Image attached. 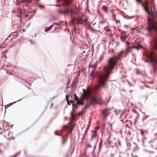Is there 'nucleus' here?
Masks as SVG:
<instances>
[{"mask_svg": "<svg viewBox=\"0 0 157 157\" xmlns=\"http://www.w3.org/2000/svg\"><path fill=\"white\" fill-rule=\"evenodd\" d=\"M77 104L78 105H83V103L81 101H77Z\"/></svg>", "mask_w": 157, "mask_h": 157, "instance_id": "15", "label": "nucleus"}, {"mask_svg": "<svg viewBox=\"0 0 157 157\" xmlns=\"http://www.w3.org/2000/svg\"><path fill=\"white\" fill-rule=\"evenodd\" d=\"M89 67H94L93 69L95 70L96 68L97 67V65H96V64L91 65H89Z\"/></svg>", "mask_w": 157, "mask_h": 157, "instance_id": "13", "label": "nucleus"}, {"mask_svg": "<svg viewBox=\"0 0 157 157\" xmlns=\"http://www.w3.org/2000/svg\"><path fill=\"white\" fill-rule=\"evenodd\" d=\"M2 151L1 150H0V153H1V152H2Z\"/></svg>", "mask_w": 157, "mask_h": 157, "instance_id": "47", "label": "nucleus"}, {"mask_svg": "<svg viewBox=\"0 0 157 157\" xmlns=\"http://www.w3.org/2000/svg\"><path fill=\"white\" fill-rule=\"evenodd\" d=\"M109 111L110 109L108 108H106L102 111V113L104 117H105V119H106V118L108 114V112Z\"/></svg>", "mask_w": 157, "mask_h": 157, "instance_id": "8", "label": "nucleus"}, {"mask_svg": "<svg viewBox=\"0 0 157 157\" xmlns=\"http://www.w3.org/2000/svg\"><path fill=\"white\" fill-rule=\"evenodd\" d=\"M96 134H94L92 135V137H91V138H90V140L91 141H92V139L96 136Z\"/></svg>", "mask_w": 157, "mask_h": 157, "instance_id": "17", "label": "nucleus"}, {"mask_svg": "<svg viewBox=\"0 0 157 157\" xmlns=\"http://www.w3.org/2000/svg\"><path fill=\"white\" fill-rule=\"evenodd\" d=\"M64 14H67L70 13V11L68 8H64L63 9Z\"/></svg>", "mask_w": 157, "mask_h": 157, "instance_id": "10", "label": "nucleus"}, {"mask_svg": "<svg viewBox=\"0 0 157 157\" xmlns=\"http://www.w3.org/2000/svg\"><path fill=\"white\" fill-rule=\"evenodd\" d=\"M113 19H114V20L115 21H116V22L117 23V22H120V21H117V20L115 19V17H114V18Z\"/></svg>", "mask_w": 157, "mask_h": 157, "instance_id": "26", "label": "nucleus"}, {"mask_svg": "<svg viewBox=\"0 0 157 157\" xmlns=\"http://www.w3.org/2000/svg\"><path fill=\"white\" fill-rule=\"evenodd\" d=\"M151 43L154 48L157 50V38H153L152 39Z\"/></svg>", "mask_w": 157, "mask_h": 157, "instance_id": "7", "label": "nucleus"}, {"mask_svg": "<svg viewBox=\"0 0 157 157\" xmlns=\"http://www.w3.org/2000/svg\"><path fill=\"white\" fill-rule=\"evenodd\" d=\"M53 26V25H52L50 26V27H47V29L45 30V31L46 32L49 31L50 30V29H51L52 28V27Z\"/></svg>", "mask_w": 157, "mask_h": 157, "instance_id": "12", "label": "nucleus"}, {"mask_svg": "<svg viewBox=\"0 0 157 157\" xmlns=\"http://www.w3.org/2000/svg\"><path fill=\"white\" fill-rule=\"evenodd\" d=\"M101 149V147H100V148H99V149Z\"/></svg>", "mask_w": 157, "mask_h": 157, "instance_id": "53", "label": "nucleus"}, {"mask_svg": "<svg viewBox=\"0 0 157 157\" xmlns=\"http://www.w3.org/2000/svg\"><path fill=\"white\" fill-rule=\"evenodd\" d=\"M40 7L41 8V9H44V6H42V5H40Z\"/></svg>", "mask_w": 157, "mask_h": 157, "instance_id": "23", "label": "nucleus"}, {"mask_svg": "<svg viewBox=\"0 0 157 157\" xmlns=\"http://www.w3.org/2000/svg\"><path fill=\"white\" fill-rule=\"evenodd\" d=\"M25 82L26 83H28V84L29 85H31V83L27 82V81H25Z\"/></svg>", "mask_w": 157, "mask_h": 157, "instance_id": "32", "label": "nucleus"}, {"mask_svg": "<svg viewBox=\"0 0 157 157\" xmlns=\"http://www.w3.org/2000/svg\"><path fill=\"white\" fill-rule=\"evenodd\" d=\"M66 141V140H65L64 139L63 140V144L65 143Z\"/></svg>", "mask_w": 157, "mask_h": 157, "instance_id": "24", "label": "nucleus"}, {"mask_svg": "<svg viewBox=\"0 0 157 157\" xmlns=\"http://www.w3.org/2000/svg\"><path fill=\"white\" fill-rule=\"evenodd\" d=\"M111 156H113V154H111Z\"/></svg>", "mask_w": 157, "mask_h": 157, "instance_id": "42", "label": "nucleus"}, {"mask_svg": "<svg viewBox=\"0 0 157 157\" xmlns=\"http://www.w3.org/2000/svg\"><path fill=\"white\" fill-rule=\"evenodd\" d=\"M96 23H94V24H93V25H94Z\"/></svg>", "mask_w": 157, "mask_h": 157, "instance_id": "49", "label": "nucleus"}, {"mask_svg": "<svg viewBox=\"0 0 157 157\" xmlns=\"http://www.w3.org/2000/svg\"><path fill=\"white\" fill-rule=\"evenodd\" d=\"M30 42H31V43H32V40H30Z\"/></svg>", "mask_w": 157, "mask_h": 157, "instance_id": "41", "label": "nucleus"}, {"mask_svg": "<svg viewBox=\"0 0 157 157\" xmlns=\"http://www.w3.org/2000/svg\"><path fill=\"white\" fill-rule=\"evenodd\" d=\"M124 52V51H122L118 54L117 56H115L110 58L108 60L107 64L103 66V73L98 74L95 70L93 69L91 71L90 76L92 78H94L97 75H98L97 84L94 88H91L89 86H88L86 90H87L88 88L89 87L92 90L90 92L91 94L95 95V91L96 90H100L102 87H105L106 82L109 75L111 73V71L115 66L117 62L122 58V54Z\"/></svg>", "mask_w": 157, "mask_h": 157, "instance_id": "1", "label": "nucleus"}, {"mask_svg": "<svg viewBox=\"0 0 157 157\" xmlns=\"http://www.w3.org/2000/svg\"><path fill=\"white\" fill-rule=\"evenodd\" d=\"M101 145H102V143L101 142H101H100V143L99 144V148H100V147H101Z\"/></svg>", "mask_w": 157, "mask_h": 157, "instance_id": "28", "label": "nucleus"}, {"mask_svg": "<svg viewBox=\"0 0 157 157\" xmlns=\"http://www.w3.org/2000/svg\"><path fill=\"white\" fill-rule=\"evenodd\" d=\"M136 0L137 2H139L140 3H141L142 4H144L143 3L141 2L142 0Z\"/></svg>", "mask_w": 157, "mask_h": 157, "instance_id": "21", "label": "nucleus"}, {"mask_svg": "<svg viewBox=\"0 0 157 157\" xmlns=\"http://www.w3.org/2000/svg\"><path fill=\"white\" fill-rule=\"evenodd\" d=\"M151 146L152 147H153V146H152V145H151Z\"/></svg>", "mask_w": 157, "mask_h": 157, "instance_id": "57", "label": "nucleus"}, {"mask_svg": "<svg viewBox=\"0 0 157 157\" xmlns=\"http://www.w3.org/2000/svg\"><path fill=\"white\" fill-rule=\"evenodd\" d=\"M37 1H39V0H36Z\"/></svg>", "mask_w": 157, "mask_h": 157, "instance_id": "52", "label": "nucleus"}, {"mask_svg": "<svg viewBox=\"0 0 157 157\" xmlns=\"http://www.w3.org/2000/svg\"><path fill=\"white\" fill-rule=\"evenodd\" d=\"M95 147H96V145H95V146H94V150H93V153H94V149L95 148Z\"/></svg>", "mask_w": 157, "mask_h": 157, "instance_id": "38", "label": "nucleus"}, {"mask_svg": "<svg viewBox=\"0 0 157 157\" xmlns=\"http://www.w3.org/2000/svg\"><path fill=\"white\" fill-rule=\"evenodd\" d=\"M56 132H57V131H56L55 132V134L56 135H58V136H59L60 135V134H59V135H58L57 134V133H56Z\"/></svg>", "mask_w": 157, "mask_h": 157, "instance_id": "29", "label": "nucleus"}, {"mask_svg": "<svg viewBox=\"0 0 157 157\" xmlns=\"http://www.w3.org/2000/svg\"><path fill=\"white\" fill-rule=\"evenodd\" d=\"M144 8L145 11L148 14L151 15L152 17V19L149 17L147 18V21L149 23L144 29V30L149 33H151L153 30H154L157 33V27L153 22L154 19L157 17V11L155 10L151 12H150L148 10L149 6L147 5L144 7Z\"/></svg>", "mask_w": 157, "mask_h": 157, "instance_id": "3", "label": "nucleus"}, {"mask_svg": "<svg viewBox=\"0 0 157 157\" xmlns=\"http://www.w3.org/2000/svg\"><path fill=\"white\" fill-rule=\"evenodd\" d=\"M17 16L18 17H19V16L18 15H17Z\"/></svg>", "mask_w": 157, "mask_h": 157, "instance_id": "54", "label": "nucleus"}, {"mask_svg": "<svg viewBox=\"0 0 157 157\" xmlns=\"http://www.w3.org/2000/svg\"><path fill=\"white\" fill-rule=\"evenodd\" d=\"M124 155H125V156L126 157H128V154H124Z\"/></svg>", "mask_w": 157, "mask_h": 157, "instance_id": "33", "label": "nucleus"}, {"mask_svg": "<svg viewBox=\"0 0 157 157\" xmlns=\"http://www.w3.org/2000/svg\"><path fill=\"white\" fill-rule=\"evenodd\" d=\"M89 147V145H87V147Z\"/></svg>", "mask_w": 157, "mask_h": 157, "instance_id": "51", "label": "nucleus"}, {"mask_svg": "<svg viewBox=\"0 0 157 157\" xmlns=\"http://www.w3.org/2000/svg\"><path fill=\"white\" fill-rule=\"evenodd\" d=\"M112 17L113 18H114L115 17V15L114 14H113L112 15Z\"/></svg>", "mask_w": 157, "mask_h": 157, "instance_id": "35", "label": "nucleus"}, {"mask_svg": "<svg viewBox=\"0 0 157 157\" xmlns=\"http://www.w3.org/2000/svg\"><path fill=\"white\" fill-rule=\"evenodd\" d=\"M124 27H125L127 28V27H128V25H124Z\"/></svg>", "mask_w": 157, "mask_h": 157, "instance_id": "34", "label": "nucleus"}, {"mask_svg": "<svg viewBox=\"0 0 157 157\" xmlns=\"http://www.w3.org/2000/svg\"><path fill=\"white\" fill-rule=\"evenodd\" d=\"M83 93L82 94V96L83 99H86L90 101V102H88L86 105L85 107V109H82V111L79 113V115H81L84 113L85 112V110L90 107L91 105H93L96 103L100 105L102 104L101 100L97 99L96 97L94 95H92L91 94L92 91L91 90L89 87L87 90H85L84 89H82Z\"/></svg>", "mask_w": 157, "mask_h": 157, "instance_id": "2", "label": "nucleus"}, {"mask_svg": "<svg viewBox=\"0 0 157 157\" xmlns=\"http://www.w3.org/2000/svg\"><path fill=\"white\" fill-rule=\"evenodd\" d=\"M143 54L145 57L148 59V60L145 61V62H148L150 64L153 72H155L157 71V54L152 50L146 51Z\"/></svg>", "mask_w": 157, "mask_h": 157, "instance_id": "4", "label": "nucleus"}, {"mask_svg": "<svg viewBox=\"0 0 157 157\" xmlns=\"http://www.w3.org/2000/svg\"><path fill=\"white\" fill-rule=\"evenodd\" d=\"M102 9L105 13H107L108 11L107 7L105 6H103L102 7Z\"/></svg>", "mask_w": 157, "mask_h": 157, "instance_id": "9", "label": "nucleus"}, {"mask_svg": "<svg viewBox=\"0 0 157 157\" xmlns=\"http://www.w3.org/2000/svg\"><path fill=\"white\" fill-rule=\"evenodd\" d=\"M149 117V116H148V115H146V116H145V117H144V118H143V119H144V120H145V119H146L147 117Z\"/></svg>", "mask_w": 157, "mask_h": 157, "instance_id": "22", "label": "nucleus"}, {"mask_svg": "<svg viewBox=\"0 0 157 157\" xmlns=\"http://www.w3.org/2000/svg\"><path fill=\"white\" fill-rule=\"evenodd\" d=\"M26 87H27L29 89H30V88L28 87L26 85Z\"/></svg>", "mask_w": 157, "mask_h": 157, "instance_id": "39", "label": "nucleus"}, {"mask_svg": "<svg viewBox=\"0 0 157 157\" xmlns=\"http://www.w3.org/2000/svg\"><path fill=\"white\" fill-rule=\"evenodd\" d=\"M140 46L139 45H138L137 46H133L132 47V48H136L137 49H138V48H140Z\"/></svg>", "mask_w": 157, "mask_h": 157, "instance_id": "19", "label": "nucleus"}, {"mask_svg": "<svg viewBox=\"0 0 157 157\" xmlns=\"http://www.w3.org/2000/svg\"><path fill=\"white\" fill-rule=\"evenodd\" d=\"M6 66L7 67H8L9 66V65H6Z\"/></svg>", "mask_w": 157, "mask_h": 157, "instance_id": "50", "label": "nucleus"}, {"mask_svg": "<svg viewBox=\"0 0 157 157\" xmlns=\"http://www.w3.org/2000/svg\"><path fill=\"white\" fill-rule=\"evenodd\" d=\"M21 100V99L19 100L18 101H20Z\"/></svg>", "mask_w": 157, "mask_h": 157, "instance_id": "45", "label": "nucleus"}, {"mask_svg": "<svg viewBox=\"0 0 157 157\" xmlns=\"http://www.w3.org/2000/svg\"><path fill=\"white\" fill-rule=\"evenodd\" d=\"M121 121H122L123 120H121Z\"/></svg>", "mask_w": 157, "mask_h": 157, "instance_id": "59", "label": "nucleus"}, {"mask_svg": "<svg viewBox=\"0 0 157 157\" xmlns=\"http://www.w3.org/2000/svg\"><path fill=\"white\" fill-rule=\"evenodd\" d=\"M23 31H24V32H25V30L24 29H23Z\"/></svg>", "mask_w": 157, "mask_h": 157, "instance_id": "43", "label": "nucleus"}, {"mask_svg": "<svg viewBox=\"0 0 157 157\" xmlns=\"http://www.w3.org/2000/svg\"><path fill=\"white\" fill-rule=\"evenodd\" d=\"M58 13L61 14H64L63 11L61 9H59V10H58Z\"/></svg>", "mask_w": 157, "mask_h": 157, "instance_id": "16", "label": "nucleus"}, {"mask_svg": "<svg viewBox=\"0 0 157 157\" xmlns=\"http://www.w3.org/2000/svg\"><path fill=\"white\" fill-rule=\"evenodd\" d=\"M94 134H96V130H95L94 131Z\"/></svg>", "mask_w": 157, "mask_h": 157, "instance_id": "36", "label": "nucleus"}, {"mask_svg": "<svg viewBox=\"0 0 157 157\" xmlns=\"http://www.w3.org/2000/svg\"><path fill=\"white\" fill-rule=\"evenodd\" d=\"M55 6H58V7H60L61 5H54Z\"/></svg>", "mask_w": 157, "mask_h": 157, "instance_id": "27", "label": "nucleus"}, {"mask_svg": "<svg viewBox=\"0 0 157 157\" xmlns=\"http://www.w3.org/2000/svg\"><path fill=\"white\" fill-rule=\"evenodd\" d=\"M66 126H64L63 127V128H64V127H65Z\"/></svg>", "mask_w": 157, "mask_h": 157, "instance_id": "48", "label": "nucleus"}, {"mask_svg": "<svg viewBox=\"0 0 157 157\" xmlns=\"http://www.w3.org/2000/svg\"><path fill=\"white\" fill-rule=\"evenodd\" d=\"M57 96H54V97H53L52 98V100H53Z\"/></svg>", "mask_w": 157, "mask_h": 157, "instance_id": "31", "label": "nucleus"}, {"mask_svg": "<svg viewBox=\"0 0 157 157\" xmlns=\"http://www.w3.org/2000/svg\"><path fill=\"white\" fill-rule=\"evenodd\" d=\"M126 32H123L121 33L120 35V39L121 41L122 42H124L126 39L127 38V36L126 35L125 33Z\"/></svg>", "mask_w": 157, "mask_h": 157, "instance_id": "5", "label": "nucleus"}, {"mask_svg": "<svg viewBox=\"0 0 157 157\" xmlns=\"http://www.w3.org/2000/svg\"><path fill=\"white\" fill-rule=\"evenodd\" d=\"M89 29H92L93 30H94V31H97V30H95L94 29H93V28H92V27L91 26H90L89 27Z\"/></svg>", "mask_w": 157, "mask_h": 157, "instance_id": "20", "label": "nucleus"}, {"mask_svg": "<svg viewBox=\"0 0 157 157\" xmlns=\"http://www.w3.org/2000/svg\"><path fill=\"white\" fill-rule=\"evenodd\" d=\"M16 101H15L12 103H10L9 104H8L6 105L5 107H7L6 108H8L9 107H10V106H11L13 103H16Z\"/></svg>", "mask_w": 157, "mask_h": 157, "instance_id": "14", "label": "nucleus"}, {"mask_svg": "<svg viewBox=\"0 0 157 157\" xmlns=\"http://www.w3.org/2000/svg\"><path fill=\"white\" fill-rule=\"evenodd\" d=\"M64 118H65V119H67V117H65Z\"/></svg>", "mask_w": 157, "mask_h": 157, "instance_id": "46", "label": "nucleus"}, {"mask_svg": "<svg viewBox=\"0 0 157 157\" xmlns=\"http://www.w3.org/2000/svg\"><path fill=\"white\" fill-rule=\"evenodd\" d=\"M131 92H132V91H130Z\"/></svg>", "mask_w": 157, "mask_h": 157, "instance_id": "58", "label": "nucleus"}, {"mask_svg": "<svg viewBox=\"0 0 157 157\" xmlns=\"http://www.w3.org/2000/svg\"><path fill=\"white\" fill-rule=\"evenodd\" d=\"M19 153H18H18H17V154H16V155H16H16H17L18 154H19Z\"/></svg>", "mask_w": 157, "mask_h": 157, "instance_id": "40", "label": "nucleus"}, {"mask_svg": "<svg viewBox=\"0 0 157 157\" xmlns=\"http://www.w3.org/2000/svg\"><path fill=\"white\" fill-rule=\"evenodd\" d=\"M26 1H28V0H26Z\"/></svg>", "mask_w": 157, "mask_h": 157, "instance_id": "55", "label": "nucleus"}, {"mask_svg": "<svg viewBox=\"0 0 157 157\" xmlns=\"http://www.w3.org/2000/svg\"><path fill=\"white\" fill-rule=\"evenodd\" d=\"M125 44L127 45H129V42H128V41H126L125 42Z\"/></svg>", "mask_w": 157, "mask_h": 157, "instance_id": "25", "label": "nucleus"}, {"mask_svg": "<svg viewBox=\"0 0 157 157\" xmlns=\"http://www.w3.org/2000/svg\"><path fill=\"white\" fill-rule=\"evenodd\" d=\"M104 58V56L103 54L101 55L99 57V59L98 60V61L97 62H100Z\"/></svg>", "mask_w": 157, "mask_h": 157, "instance_id": "11", "label": "nucleus"}, {"mask_svg": "<svg viewBox=\"0 0 157 157\" xmlns=\"http://www.w3.org/2000/svg\"><path fill=\"white\" fill-rule=\"evenodd\" d=\"M73 22H76L77 24H83V20L81 18H75L73 19Z\"/></svg>", "mask_w": 157, "mask_h": 157, "instance_id": "6", "label": "nucleus"}, {"mask_svg": "<svg viewBox=\"0 0 157 157\" xmlns=\"http://www.w3.org/2000/svg\"><path fill=\"white\" fill-rule=\"evenodd\" d=\"M134 157H138V156L136 155H135L134 156Z\"/></svg>", "mask_w": 157, "mask_h": 157, "instance_id": "44", "label": "nucleus"}, {"mask_svg": "<svg viewBox=\"0 0 157 157\" xmlns=\"http://www.w3.org/2000/svg\"><path fill=\"white\" fill-rule=\"evenodd\" d=\"M66 98L67 102V105L69 106L70 105V102L69 101L68 98L67 96L66 97Z\"/></svg>", "mask_w": 157, "mask_h": 157, "instance_id": "18", "label": "nucleus"}, {"mask_svg": "<svg viewBox=\"0 0 157 157\" xmlns=\"http://www.w3.org/2000/svg\"><path fill=\"white\" fill-rule=\"evenodd\" d=\"M150 83H152V82H151Z\"/></svg>", "mask_w": 157, "mask_h": 157, "instance_id": "56", "label": "nucleus"}, {"mask_svg": "<svg viewBox=\"0 0 157 157\" xmlns=\"http://www.w3.org/2000/svg\"><path fill=\"white\" fill-rule=\"evenodd\" d=\"M141 135H143L144 134V131H141Z\"/></svg>", "mask_w": 157, "mask_h": 157, "instance_id": "30", "label": "nucleus"}, {"mask_svg": "<svg viewBox=\"0 0 157 157\" xmlns=\"http://www.w3.org/2000/svg\"><path fill=\"white\" fill-rule=\"evenodd\" d=\"M71 115L72 116H74V115L73 114V113L72 112H71Z\"/></svg>", "mask_w": 157, "mask_h": 157, "instance_id": "37", "label": "nucleus"}]
</instances>
